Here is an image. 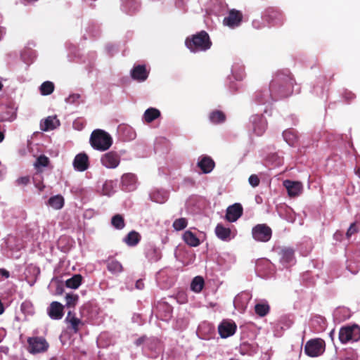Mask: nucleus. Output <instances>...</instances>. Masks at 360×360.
<instances>
[{"instance_id":"8","label":"nucleus","mask_w":360,"mask_h":360,"mask_svg":"<svg viewBox=\"0 0 360 360\" xmlns=\"http://www.w3.org/2000/svg\"><path fill=\"white\" fill-rule=\"evenodd\" d=\"M272 231L266 224H257L252 229V236L258 241L267 242L271 238Z\"/></svg>"},{"instance_id":"43","label":"nucleus","mask_w":360,"mask_h":360,"mask_svg":"<svg viewBox=\"0 0 360 360\" xmlns=\"http://www.w3.org/2000/svg\"><path fill=\"white\" fill-rule=\"evenodd\" d=\"M30 177L27 176L20 177L16 180V183L19 186L20 185L26 186L30 183Z\"/></svg>"},{"instance_id":"15","label":"nucleus","mask_w":360,"mask_h":360,"mask_svg":"<svg viewBox=\"0 0 360 360\" xmlns=\"http://www.w3.org/2000/svg\"><path fill=\"white\" fill-rule=\"evenodd\" d=\"M65 321L68 324V328L75 334L77 333L84 325V322L80 319L77 318L75 314H72L71 311L68 313Z\"/></svg>"},{"instance_id":"24","label":"nucleus","mask_w":360,"mask_h":360,"mask_svg":"<svg viewBox=\"0 0 360 360\" xmlns=\"http://www.w3.org/2000/svg\"><path fill=\"white\" fill-rule=\"evenodd\" d=\"M160 115L161 113L158 109L155 108H149L144 112L143 119L146 123H150L160 117Z\"/></svg>"},{"instance_id":"31","label":"nucleus","mask_w":360,"mask_h":360,"mask_svg":"<svg viewBox=\"0 0 360 360\" xmlns=\"http://www.w3.org/2000/svg\"><path fill=\"white\" fill-rule=\"evenodd\" d=\"M82 277L80 274H75L66 281V286L72 289H77L82 283Z\"/></svg>"},{"instance_id":"7","label":"nucleus","mask_w":360,"mask_h":360,"mask_svg":"<svg viewBox=\"0 0 360 360\" xmlns=\"http://www.w3.org/2000/svg\"><path fill=\"white\" fill-rule=\"evenodd\" d=\"M263 18L269 24L274 26L282 25L283 22V16L282 13L274 7H269L265 10Z\"/></svg>"},{"instance_id":"3","label":"nucleus","mask_w":360,"mask_h":360,"mask_svg":"<svg viewBox=\"0 0 360 360\" xmlns=\"http://www.w3.org/2000/svg\"><path fill=\"white\" fill-rule=\"evenodd\" d=\"M91 146L96 150L105 151L112 146V140L109 134L102 129H95L90 136Z\"/></svg>"},{"instance_id":"29","label":"nucleus","mask_w":360,"mask_h":360,"mask_svg":"<svg viewBox=\"0 0 360 360\" xmlns=\"http://www.w3.org/2000/svg\"><path fill=\"white\" fill-rule=\"evenodd\" d=\"M140 240H141L140 234L135 231H131L127 235L124 241L129 246H135L136 245H137L139 243Z\"/></svg>"},{"instance_id":"53","label":"nucleus","mask_w":360,"mask_h":360,"mask_svg":"<svg viewBox=\"0 0 360 360\" xmlns=\"http://www.w3.org/2000/svg\"><path fill=\"white\" fill-rule=\"evenodd\" d=\"M3 87V84H1V82H0V90L2 89Z\"/></svg>"},{"instance_id":"34","label":"nucleus","mask_w":360,"mask_h":360,"mask_svg":"<svg viewBox=\"0 0 360 360\" xmlns=\"http://www.w3.org/2000/svg\"><path fill=\"white\" fill-rule=\"evenodd\" d=\"M54 84L52 82L46 81L41 84L40 86V92L43 96H48L53 93L54 91Z\"/></svg>"},{"instance_id":"42","label":"nucleus","mask_w":360,"mask_h":360,"mask_svg":"<svg viewBox=\"0 0 360 360\" xmlns=\"http://www.w3.org/2000/svg\"><path fill=\"white\" fill-rule=\"evenodd\" d=\"M248 181L252 186L256 187L259 184L260 180L257 175L252 174L249 177Z\"/></svg>"},{"instance_id":"46","label":"nucleus","mask_w":360,"mask_h":360,"mask_svg":"<svg viewBox=\"0 0 360 360\" xmlns=\"http://www.w3.org/2000/svg\"><path fill=\"white\" fill-rule=\"evenodd\" d=\"M135 287L138 290H143L144 288V283L142 279L136 281Z\"/></svg>"},{"instance_id":"22","label":"nucleus","mask_w":360,"mask_h":360,"mask_svg":"<svg viewBox=\"0 0 360 360\" xmlns=\"http://www.w3.org/2000/svg\"><path fill=\"white\" fill-rule=\"evenodd\" d=\"M216 236L224 241H227L231 239V231L229 228L224 226L221 224H218L215 228Z\"/></svg>"},{"instance_id":"10","label":"nucleus","mask_w":360,"mask_h":360,"mask_svg":"<svg viewBox=\"0 0 360 360\" xmlns=\"http://www.w3.org/2000/svg\"><path fill=\"white\" fill-rule=\"evenodd\" d=\"M252 130L257 136L262 135L267 127V122L262 115H254L250 117Z\"/></svg>"},{"instance_id":"38","label":"nucleus","mask_w":360,"mask_h":360,"mask_svg":"<svg viewBox=\"0 0 360 360\" xmlns=\"http://www.w3.org/2000/svg\"><path fill=\"white\" fill-rule=\"evenodd\" d=\"M187 224H188V221L186 218H179V219H176L173 222L172 226H173V228L176 231H181V230L184 229L187 226Z\"/></svg>"},{"instance_id":"1","label":"nucleus","mask_w":360,"mask_h":360,"mask_svg":"<svg viewBox=\"0 0 360 360\" xmlns=\"http://www.w3.org/2000/svg\"><path fill=\"white\" fill-rule=\"evenodd\" d=\"M294 79L289 70L278 72L269 85V91H258L255 93V101L258 104H264L270 98L278 96L280 98L287 97L292 92Z\"/></svg>"},{"instance_id":"48","label":"nucleus","mask_w":360,"mask_h":360,"mask_svg":"<svg viewBox=\"0 0 360 360\" xmlns=\"http://www.w3.org/2000/svg\"><path fill=\"white\" fill-rule=\"evenodd\" d=\"M144 342V338L141 337L139 339H137L135 342L136 345L139 346Z\"/></svg>"},{"instance_id":"26","label":"nucleus","mask_w":360,"mask_h":360,"mask_svg":"<svg viewBox=\"0 0 360 360\" xmlns=\"http://www.w3.org/2000/svg\"><path fill=\"white\" fill-rule=\"evenodd\" d=\"M184 242L191 247H197L200 245V240L191 231H186L183 235Z\"/></svg>"},{"instance_id":"51","label":"nucleus","mask_w":360,"mask_h":360,"mask_svg":"<svg viewBox=\"0 0 360 360\" xmlns=\"http://www.w3.org/2000/svg\"><path fill=\"white\" fill-rule=\"evenodd\" d=\"M333 333H334V330H333L330 333V337H331V338H333Z\"/></svg>"},{"instance_id":"52","label":"nucleus","mask_w":360,"mask_h":360,"mask_svg":"<svg viewBox=\"0 0 360 360\" xmlns=\"http://www.w3.org/2000/svg\"><path fill=\"white\" fill-rule=\"evenodd\" d=\"M253 25H254L256 28H259V26H256V25H255V22H253Z\"/></svg>"},{"instance_id":"28","label":"nucleus","mask_w":360,"mask_h":360,"mask_svg":"<svg viewBox=\"0 0 360 360\" xmlns=\"http://www.w3.org/2000/svg\"><path fill=\"white\" fill-rule=\"evenodd\" d=\"M55 120L56 117L49 116L41 122L40 129L44 131L55 129L56 127V122H58V120L55 121Z\"/></svg>"},{"instance_id":"6","label":"nucleus","mask_w":360,"mask_h":360,"mask_svg":"<svg viewBox=\"0 0 360 360\" xmlns=\"http://www.w3.org/2000/svg\"><path fill=\"white\" fill-rule=\"evenodd\" d=\"M27 344V350L32 354L46 352L49 347V344L43 337L28 338Z\"/></svg>"},{"instance_id":"35","label":"nucleus","mask_w":360,"mask_h":360,"mask_svg":"<svg viewBox=\"0 0 360 360\" xmlns=\"http://www.w3.org/2000/svg\"><path fill=\"white\" fill-rule=\"evenodd\" d=\"M50 162L49 158L46 157L44 155H39L37 158L36 162H34V165L35 168L39 172H41L40 169V167H47Z\"/></svg>"},{"instance_id":"32","label":"nucleus","mask_w":360,"mask_h":360,"mask_svg":"<svg viewBox=\"0 0 360 360\" xmlns=\"http://www.w3.org/2000/svg\"><path fill=\"white\" fill-rule=\"evenodd\" d=\"M204 284L205 282L202 277L195 276L191 283V288L195 292H200L202 290Z\"/></svg>"},{"instance_id":"23","label":"nucleus","mask_w":360,"mask_h":360,"mask_svg":"<svg viewBox=\"0 0 360 360\" xmlns=\"http://www.w3.org/2000/svg\"><path fill=\"white\" fill-rule=\"evenodd\" d=\"M295 252L292 248H283L279 252V255L281 257V261L283 263L288 264L292 262L295 258Z\"/></svg>"},{"instance_id":"21","label":"nucleus","mask_w":360,"mask_h":360,"mask_svg":"<svg viewBox=\"0 0 360 360\" xmlns=\"http://www.w3.org/2000/svg\"><path fill=\"white\" fill-rule=\"evenodd\" d=\"M107 269L112 274H117L123 271L122 264L113 257H109L105 262Z\"/></svg>"},{"instance_id":"50","label":"nucleus","mask_w":360,"mask_h":360,"mask_svg":"<svg viewBox=\"0 0 360 360\" xmlns=\"http://www.w3.org/2000/svg\"><path fill=\"white\" fill-rule=\"evenodd\" d=\"M356 174L360 177V168L356 169Z\"/></svg>"},{"instance_id":"12","label":"nucleus","mask_w":360,"mask_h":360,"mask_svg":"<svg viewBox=\"0 0 360 360\" xmlns=\"http://www.w3.org/2000/svg\"><path fill=\"white\" fill-rule=\"evenodd\" d=\"M283 186L286 188L288 194L290 198L299 196L303 191L302 184L300 181L285 180L283 181Z\"/></svg>"},{"instance_id":"44","label":"nucleus","mask_w":360,"mask_h":360,"mask_svg":"<svg viewBox=\"0 0 360 360\" xmlns=\"http://www.w3.org/2000/svg\"><path fill=\"white\" fill-rule=\"evenodd\" d=\"M356 232H357V229L356 226V223L354 222L350 225V226L349 227V229L347 231V233H346L347 237L349 238L352 235L354 234Z\"/></svg>"},{"instance_id":"20","label":"nucleus","mask_w":360,"mask_h":360,"mask_svg":"<svg viewBox=\"0 0 360 360\" xmlns=\"http://www.w3.org/2000/svg\"><path fill=\"white\" fill-rule=\"evenodd\" d=\"M198 166L205 174L210 173L212 171L215 166L214 160L209 156H204L198 162Z\"/></svg>"},{"instance_id":"25","label":"nucleus","mask_w":360,"mask_h":360,"mask_svg":"<svg viewBox=\"0 0 360 360\" xmlns=\"http://www.w3.org/2000/svg\"><path fill=\"white\" fill-rule=\"evenodd\" d=\"M146 257L152 262H156L159 261L162 257L160 250L153 245H150L146 250Z\"/></svg>"},{"instance_id":"17","label":"nucleus","mask_w":360,"mask_h":360,"mask_svg":"<svg viewBox=\"0 0 360 360\" xmlns=\"http://www.w3.org/2000/svg\"><path fill=\"white\" fill-rule=\"evenodd\" d=\"M48 314L52 319H61L64 314L63 306L58 302H52L49 308Z\"/></svg>"},{"instance_id":"33","label":"nucleus","mask_w":360,"mask_h":360,"mask_svg":"<svg viewBox=\"0 0 360 360\" xmlns=\"http://www.w3.org/2000/svg\"><path fill=\"white\" fill-rule=\"evenodd\" d=\"M283 139H285V141L290 146H294L297 141V135L291 129L284 131L283 132Z\"/></svg>"},{"instance_id":"5","label":"nucleus","mask_w":360,"mask_h":360,"mask_svg":"<svg viewBox=\"0 0 360 360\" xmlns=\"http://www.w3.org/2000/svg\"><path fill=\"white\" fill-rule=\"evenodd\" d=\"M326 349L325 341L321 338H314L308 340L304 346L305 354L310 357L321 356Z\"/></svg>"},{"instance_id":"4","label":"nucleus","mask_w":360,"mask_h":360,"mask_svg":"<svg viewBox=\"0 0 360 360\" xmlns=\"http://www.w3.org/2000/svg\"><path fill=\"white\" fill-rule=\"evenodd\" d=\"M339 340L342 344L360 340V326L355 323L342 326L339 331Z\"/></svg>"},{"instance_id":"41","label":"nucleus","mask_w":360,"mask_h":360,"mask_svg":"<svg viewBox=\"0 0 360 360\" xmlns=\"http://www.w3.org/2000/svg\"><path fill=\"white\" fill-rule=\"evenodd\" d=\"M113 188V182L112 181H106L103 186V191L105 195H110Z\"/></svg>"},{"instance_id":"36","label":"nucleus","mask_w":360,"mask_h":360,"mask_svg":"<svg viewBox=\"0 0 360 360\" xmlns=\"http://www.w3.org/2000/svg\"><path fill=\"white\" fill-rule=\"evenodd\" d=\"M111 224L117 229H122L125 226L123 217L118 214L112 217Z\"/></svg>"},{"instance_id":"45","label":"nucleus","mask_w":360,"mask_h":360,"mask_svg":"<svg viewBox=\"0 0 360 360\" xmlns=\"http://www.w3.org/2000/svg\"><path fill=\"white\" fill-rule=\"evenodd\" d=\"M80 98L79 94H72L66 98V102L69 103H73Z\"/></svg>"},{"instance_id":"13","label":"nucleus","mask_w":360,"mask_h":360,"mask_svg":"<svg viewBox=\"0 0 360 360\" xmlns=\"http://www.w3.org/2000/svg\"><path fill=\"white\" fill-rule=\"evenodd\" d=\"M73 167L78 172H84L89 167V156L85 153L77 154L73 160Z\"/></svg>"},{"instance_id":"14","label":"nucleus","mask_w":360,"mask_h":360,"mask_svg":"<svg viewBox=\"0 0 360 360\" xmlns=\"http://www.w3.org/2000/svg\"><path fill=\"white\" fill-rule=\"evenodd\" d=\"M243 212V209L240 203H235L226 209V219L229 222H234L239 219Z\"/></svg>"},{"instance_id":"19","label":"nucleus","mask_w":360,"mask_h":360,"mask_svg":"<svg viewBox=\"0 0 360 360\" xmlns=\"http://www.w3.org/2000/svg\"><path fill=\"white\" fill-rule=\"evenodd\" d=\"M136 182V176L131 173H127L122 176V186L124 191H131L134 188Z\"/></svg>"},{"instance_id":"39","label":"nucleus","mask_w":360,"mask_h":360,"mask_svg":"<svg viewBox=\"0 0 360 360\" xmlns=\"http://www.w3.org/2000/svg\"><path fill=\"white\" fill-rule=\"evenodd\" d=\"M78 299L79 297L77 295L67 294V295L65 296L67 307H74L76 305Z\"/></svg>"},{"instance_id":"27","label":"nucleus","mask_w":360,"mask_h":360,"mask_svg":"<svg viewBox=\"0 0 360 360\" xmlns=\"http://www.w3.org/2000/svg\"><path fill=\"white\" fill-rule=\"evenodd\" d=\"M209 119L213 124H220L225 122L226 115L221 110H215L210 113Z\"/></svg>"},{"instance_id":"49","label":"nucleus","mask_w":360,"mask_h":360,"mask_svg":"<svg viewBox=\"0 0 360 360\" xmlns=\"http://www.w3.org/2000/svg\"><path fill=\"white\" fill-rule=\"evenodd\" d=\"M4 311V305L1 302V301L0 300V315L2 314Z\"/></svg>"},{"instance_id":"2","label":"nucleus","mask_w":360,"mask_h":360,"mask_svg":"<svg viewBox=\"0 0 360 360\" xmlns=\"http://www.w3.org/2000/svg\"><path fill=\"white\" fill-rule=\"evenodd\" d=\"M186 47L193 53L206 51L212 46V41L209 34L205 31H200L186 39Z\"/></svg>"},{"instance_id":"18","label":"nucleus","mask_w":360,"mask_h":360,"mask_svg":"<svg viewBox=\"0 0 360 360\" xmlns=\"http://www.w3.org/2000/svg\"><path fill=\"white\" fill-rule=\"evenodd\" d=\"M148 72L146 70V65H138L134 66L131 71V77L137 81L143 82L148 77Z\"/></svg>"},{"instance_id":"30","label":"nucleus","mask_w":360,"mask_h":360,"mask_svg":"<svg viewBox=\"0 0 360 360\" xmlns=\"http://www.w3.org/2000/svg\"><path fill=\"white\" fill-rule=\"evenodd\" d=\"M49 205L56 210H60L64 205V198L60 195L51 197L49 200Z\"/></svg>"},{"instance_id":"16","label":"nucleus","mask_w":360,"mask_h":360,"mask_svg":"<svg viewBox=\"0 0 360 360\" xmlns=\"http://www.w3.org/2000/svg\"><path fill=\"white\" fill-rule=\"evenodd\" d=\"M236 330V325L234 322L223 321L218 327L220 336L226 338L233 335Z\"/></svg>"},{"instance_id":"11","label":"nucleus","mask_w":360,"mask_h":360,"mask_svg":"<svg viewBox=\"0 0 360 360\" xmlns=\"http://www.w3.org/2000/svg\"><path fill=\"white\" fill-rule=\"evenodd\" d=\"M243 20V14L240 11L232 9L229 12L227 17L224 18L223 22L225 25L230 27H238Z\"/></svg>"},{"instance_id":"37","label":"nucleus","mask_w":360,"mask_h":360,"mask_svg":"<svg viewBox=\"0 0 360 360\" xmlns=\"http://www.w3.org/2000/svg\"><path fill=\"white\" fill-rule=\"evenodd\" d=\"M269 306L266 304H257L255 307V313L259 316H266L269 311Z\"/></svg>"},{"instance_id":"9","label":"nucleus","mask_w":360,"mask_h":360,"mask_svg":"<svg viewBox=\"0 0 360 360\" xmlns=\"http://www.w3.org/2000/svg\"><path fill=\"white\" fill-rule=\"evenodd\" d=\"M101 162L104 167L115 169L120 162V155L115 151H110L102 155Z\"/></svg>"},{"instance_id":"40","label":"nucleus","mask_w":360,"mask_h":360,"mask_svg":"<svg viewBox=\"0 0 360 360\" xmlns=\"http://www.w3.org/2000/svg\"><path fill=\"white\" fill-rule=\"evenodd\" d=\"M33 182L34 184L35 187L38 188L39 191H42L44 189L45 185L43 183L42 176H41V174H37L33 177Z\"/></svg>"},{"instance_id":"47","label":"nucleus","mask_w":360,"mask_h":360,"mask_svg":"<svg viewBox=\"0 0 360 360\" xmlns=\"http://www.w3.org/2000/svg\"><path fill=\"white\" fill-rule=\"evenodd\" d=\"M0 274L2 276L5 277V278H8L9 276H10L9 272L7 270L4 269H0Z\"/></svg>"}]
</instances>
